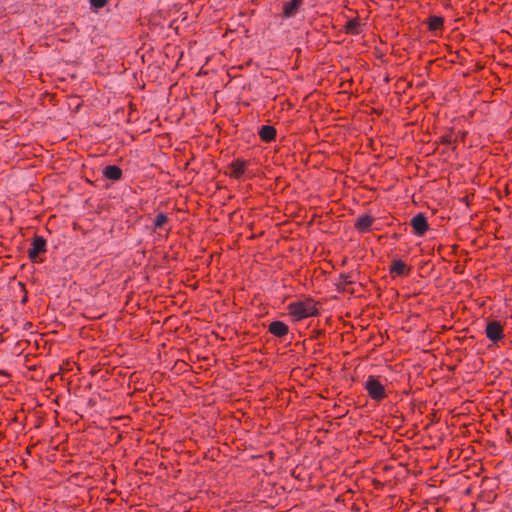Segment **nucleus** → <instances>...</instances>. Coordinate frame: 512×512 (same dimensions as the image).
Segmentation results:
<instances>
[{
	"instance_id": "1",
	"label": "nucleus",
	"mask_w": 512,
	"mask_h": 512,
	"mask_svg": "<svg viewBox=\"0 0 512 512\" xmlns=\"http://www.w3.org/2000/svg\"><path fill=\"white\" fill-rule=\"evenodd\" d=\"M290 314L296 319L301 320L316 314L317 310L311 301L307 302H293L289 306Z\"/></svg>"
},
{
	"instance_id": "2",
	"label": "nucleus",
	"mask_w": 512,
	"mask_h": 512,
	"mask_svg": "<svg viewBox=\"0 0 512 512\" xmlns=\"http://www.w3.org/2000/svg\"><path fill=\"white\" fill-rule=\"evenodd\" d=\"M365 388L373 400L380 401L386 397L384 385L375 376L367 378Z\"/></svg>"
},
{
	"instance_id": "3",
	"label": "nucleus",
	"mask_w": 512,
	"mask_h": 512,
	"mask_svg": "<svg viewBox=\"0 0 512 512\" xmlns=\"http://www.w3.org/2000/svg\"><path fill=\"white\" fill-rule=\"evenodd\" d=\"M46 251V240L41 236H35L33 238L31 248L28 250L29 258L33 261L37 259V257Z\"/></svg>"
},
{
	"instance_id": "4",
	"label": "nucleus",
	"mask_w": 512,
	"mask_h": 512,
	"mask_svg": "<svg viewBox=\"0 0 512 512\" xmlns=\"http://www.w3.org/2000/svg\"><path fill=\"white\" fill-rule=\"evenodd\" d=\"M485 333L488 339L493 342H497L503 337V328L498 321H489L487 323Z\"/></svg>"
},
{
	"instance_id": "5",
	"label": "nucleus",
	"mask_w": 512,
	"mask_h": 512,
	"mask_svg": "<svg viewBox=\"0 0 512 512\" xmlns=\"http://www.w3.org/2000/svg\"><path fill=\"white\" fill-rule=\"evenodd\" d=\"M302 3H303L302 0H290V1L284 2L283 3V15L286 18L294 17L297 14Z\"/></svg>"
},
{
	"instance_id": "6",
	"label": "nucleus",
	"mask_w": 512,
	"mask_h": 512,
	"mask_svg": "<svg viewBox=\"0 0 512 512\" xmlns=\"http://www.w3.org/2000/svg\"><path fill=\"white\" fill-rule=\"evenodd\" d=\"M411 225L417 235H422L427 230V220L423 214H417L411 219Z\"/></svg>"
},
{
	"instance_id": "7",
	"label": "nucleus",
	"mask_w": 512,
	"mask_h": 512,
	"mask_svg": "<svg viewBox=\"0 0 512 512\" xmlns=\"http://www.w3.org/2000/svg\"><path fill=\"white\" fill-rule=\"evenodd\" d=\"M102 174L107 180L118 181L122 177V170L116 165H107L103 168Z\"/></svg>"
},
{
	"instance_id": "8",
	"label": "nucleus",
	"mask_w": 512,
	"mask_h": 512,
	"mask_svg": "<svg viewBox=\"0 0 512 512\" xmlns=\"http://www.w3.org/2000/svg\"><path fill=\"white\" fill-rule=\"evenodd\" d=\"M374 219L370 215H362L357 218L355 222V227L360 232H367L369 231Z\"/></svg>"
},
{
	"instance_id": "9",
	"label": "nucleus",
	"mask_w": 512,
	"mask_h": 512,
	"mask_svg": "<svg viewBox=\"0 0 512 512\" xmlns=\"http://www.w3.org/2000/svg\"><path fill=\"white\" fill-rule=\"evenodd\" d=\"M269 332L277 337H283L288 333V326L281 321H273L269 325Z\"/></svg>"
},
{
	"instance_id": "10",
	"label": "nucleus",
	"mask_w": 512,
	"mask_h": 512,
	"mask_svg": "<svg viewBox=\"0 0 512 512\" xmlns=\"http://www.w3.org/2000/svg\"><path fill=\"white\" fill-rule=\"evenodd\" d=\"M408 270L407 265L402 260H394L390 268V272L397 276L406 274Z\"/></svg>"
},
{
	"instance_id": "11",
	"label": "nucleus",
	"mask_w": 512,
	"mask_h": 512,
	"mask_svg": "<svg viewBox=\"0 0 512 512\" xmlns=\"http://www.w3.org/2000/svg\"><path fill=\"white\" fill-rule=\"evenodd\" d=\"M259 135L262 140L269 142L275 138L276 130L272 126L265 125L260 128Z\"/></svg>"
},
{
	"instance_id": "12",
	"label": "nucleus",
	"mask_w": 512,
	"mask_h": 512,
	"mask_svg": "<svg viewBox=\"0 0 512 512\" xmlns=\"http://www.w3.org/2000/svg\"><path fill=\"white\" fill-rule=\"evenodd\" d=\"M244 174V162L235 161L231 164V175L240 178Z\"/></svg>"
},
{
	"instance_id": "13",
	"label": "nucleus",
	"mask_w": 512,
	"mask_h": 512,
	"mask_svg": "<svg viewBox=\"0 0 512 512\" xmlns=\"http://www.w3.org/2000/svg\"><path fill=\"white\" fill-rule=\"evenodd\" d=\"M428 24L430 30H438L443 25V19L438 16H433L429 18Z\"/></svg>"
},
{
	"instance_id": "14",
	"label": "nucleus",
	"mask_w": 512,
	"mask_h": 512,
	"mask_svg": "<svg viewBox=\"0 0 512 512\" xmlns=\"http://www.w3.org/2000/svg\"><path fill=\"white\" fill-rule=\"evenodd\" d=\"M168 221V217L163 214V213H159L158 215H156L155 219H154V226L156 228H160L162 227L166 222Z\"/></svg>"
},
{
	"instance_id": "15",
	"label": "nucleus",
	"mask_w": 512,
	"mask_h": 512,
	"mask_svg": "<svg viewBox=\"0 0 512 512\" xmlns=\"http://www.w3.org/2000/svg\"><path fill=\"white\" fill-rule=\"evenodd\" d=\"M358 27H359V23L356 20H350L346 25L347 31L349 33H353V34L358 33Z\"/></svg>"
},
{
	"instance_id": "16",
	"label": "nucleus",
	"mask_w": 512,
	"mask_h": 512,
	"mask_svg": "<svg viewBox=\"0 0 512 512\" xmlns=\"http://www.w3.org/2000/svg\"><path fill=\"white\" fill-rule=\"evenodd\" d=\"M103 477H104L106 482L114 483L115 477L113 475V471L112 470L105 469Z\"/></svg>"
},
{
	"instance_id": "17",
	"label": "nucleus",
	"mask_w": 512,
	"mask_h": 512,
	"mask_svg": "<svg viewBox=\"0 0 512 512\" xmlns=\"http://www.w3.org/2000/svg\"><path fill=\"white\" fill-rule=\"evenodd\" d=\"M107 0H98V10L106 6Z\"/></svg>"
},
{
	"instance_id": "18",
	"label": "nucleus",
	"mask_w": 512,
	"mask_h": 512,
	"mask_svg": "<svg viewBox=\"0 0 512 512\" xmlns=\"http://www.w3.org/2000/svg\"><path fill=\"white\" fill-rule=\"evenodd\" d=\"M92 8H96V0H89Z\"/></svg>"
}]
</instances>
